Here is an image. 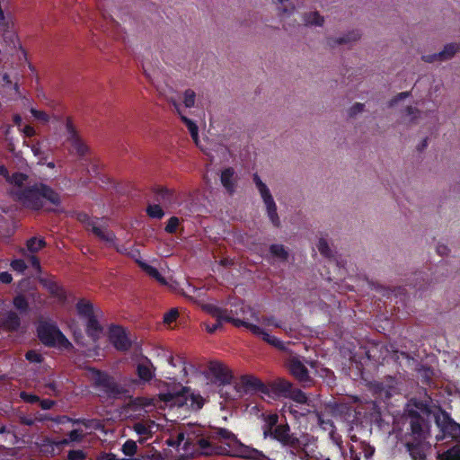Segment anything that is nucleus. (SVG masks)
<instances>
[{
    "label": "nucleus",
    "instance_id": "obj_1",
    "mask_svg": "<svg viewBox=\"0 0 460 460\" xmlns=\"http://www.w3.org/2000/svg\"><path fill=\"white\" fill-rule=\"evenodd\" d=\"M13 195L25 208L36 211L43 208L44 200L55 206L61 204L59 194L43 182H35L32 185L17 190L13 192Z\"/></svg>",
    "mask_w": 460,
    "mask_h": 460
},
{
    "label": "nucleus",
    "instance_id": "obj_2",
    "mask_svg": "<svg viewBox=\"0 0 460 460\" xmlns=\"http://www.w3.org/2000/svg\"><path fill=\"white\" fill-rule=\"evenodd\" d=\"M92 386L100 398L106 400H118L128 393L125 384L120 383L115 376L106 371L95 367L89 368Z\"/></svg>",
    "mask_w": 460,
    "mask_h": 460
},
{
    "label": "nucleus",
    "instance_id": "obj_3",
    "mask_svg": "<svg viewBox=\"0 0 460 460\" xmlns=\"http://www.w3.org/2000/svg\"><path fill=\"white\" fill-rule=\"evenodd\" d=\"M39 340L47 347L70 349L73 345L63 334L57 324L41 322L37 327Z\"/></svg>",
    "mask_w": 460,
    "mask_h": 460
},
{
    "label": "nucleus",
    "instance_id": "obj_4",
    "mask_svg": "<svg viewBox=\"0 0 460 460\" xmlns=\"http://www.w3.org/2000/svg\"><path fill=\"white\" fill-rule=\"evenodd\" d=\"M268 438L278 441L292 456L306 455L303 443L296 434L291 433L288 423L279 424Z\"/></svg>",
    "mask_w": 460,
    "mask_h": 460
},
{
    "label": "nucleus",
    "instance_id": "obj_5",
    "mask_svg": "<svg viewBox=\"0 0 460 460\" xmlns=\"http://www.w3.org/2000/svg\"><path fill=\"white\" fill-rule=\"evenodd\" d=\"M204 309L214 318L216 323L213 324H207L206 330L208 333H214L222 327L223 322L231 323L236 327H244L247 323V320L234 318L228 314L226 309L221 308L213 304H208L204 306Z\"/></svg>",
    "mask_w": 460,
    "mask_h": 460
},
{
    "label": "nucleus",
    "instance_id": "obj_6",
    "mask_svg": "<svg viewBox=\"0 0 460 460\" xmlns=\"http://www.w3.org/2000/svg\"><path fill=\"white\" fill-rule=\"evenodd\" d=\"M409 436L412 440H426L429 432V421L417 410H407Z\"/></svg>",
    "mask_w": 460,
    "mask_h": 460
},
{
    "label": "nucleus",
    "instance_id": "obj_7",
    "mask_svg": "<svg viewBox=\"0 0 460 460\" xmlns=\"http://www.w3.org/2000/svg\"><path fill=\"white\" fill-rule=\"evenodd\" d=\"M435 421L441 432V435L436 436L438 441L450 438L456 443H460V424L456 423L447 412L441 411L436 416Z\"/></svg>",
    "mask_w": 460,
    "mask_h": 460
},
{
    "label": "nucleus",
    "instance_id": "obj_8",
    "mask_svg": "<svg viewBox=\"0 0 460 460\" xmlns=\"http://www.w3.org/2000/svg\"><path fill=\"white\" fill-rule=\"evenodd\" d=\"M77 219L83 223L87 231H91L96 237L107 243H114L116 235L112 231L102 229L97 225V218H92L88 214L82 212L78 214Z\"/></svg>",
    "mask_w": 460,
    "mask_h": 460
},
{
    "label": "nucleus",
    "instance_id": "obj_9",
    "mask_svg": "<svg viewBox=\"0 0 460 460\" xmlns=\"http://www.w3.org/2000/svg\"><path fill=\"white\" fill-rule=\"evenodd\" d=\"M287 367L294 378L299 382L303 387H309L312 385L313 379L299 357L290 356L287 360Z\"/></svg>",
    "mask_w": 460,
    "mask_h": 460
},
{
    "label": "nucleus",
    "instance_id": "obj_10",
    "mask_svg": "<svg viewBox=\"0 0 460 460\" xmlns=\"http://www.w3.org/2000/svg\"><path fill=\"white\" fill-rule=\"evenodd\" d=\"M236 389L237 392L243 394H267V385H265L261 380L252 375L242 376L240 383L238 384Z\"/></svg>",
    "mask_w": 460,
    "mask_h": 460
},
{
    "label": "nucleus",
    "instance_id": "obj_11",
    "mask_svg": "<svg viewBox=\"0 0 460 460\" xmlns=\"http://www.w3.org/2000/svg\"><path fill=\"white\" fill-rule=\"evenodd\" d=\"M66 128L68 134L67 141L71 144L72 152L79 156L85 155L88 152V147L80 138L70 118L66 119Z\"/></svg>",
    "mask_w": 460,
    "mask_h": 460
},
{
    "label": "nucleus",
    "instance_id": "obj_12",
    "mask_svg": "<svg viewBox=\"0 0 460 460\" xmlns=\"http://www.w3.org/2000/svg\"><path fill=\"white\" fill-rule=\"evenodd\" d=\"M208 371L214 377L215 384L218 385H229L233 380V374L230 369L218 361H210Z\"/></svg>",
    "mask_w": 460,
    "mask_h": 460
},
{
    "label": "nucleus",
    "instance_id": "obj_13",
    "mask_svg": "<svg viewBox=\"0 0 460 460\" xmlns=\"http://www.w3.org/2000/svg\"><path fill=\"white\" fill-rule=\"evenodd\" d=\"M228 455L249 460H270L262 451L245 446L241 441H239L232 452L229 451Z\"/></svg>",
    "mask_w": 460,
    "mask_h": 460
},
{
    "label": "nucleus",
    "instance_id": "obj_14",
    "mask_svg": "<svg viewBox=\"0 0 460 460\" xmlns=\"http://www.w3.org/2000/svg\"><path fill=\"white\" fill-rule=\"evenodd\" d=\"M109 340L116 349L127 351L131 347V341L120 326L113 325L110 329Z\"/></svg>",
    "mask_w": 460,
    "mask_h": 460
},
{
    "label": "nucleus",
    "instance_id": "obj_15",
    "mask_svg": "<svg viewBox=\"0 0 460 460\" xmlns=\"http://www.w3.org/2000/svg\"><path fill=\"white\" fill-rule=\"evenodd\" d=\"M293 384L284 378H278L267 385V395L273 398H287L293 387Z\"/></svg>",
    "mask_w": 460,
    "mask_h": 460
},
{
    "label": "nucleus",
    "instance_id": "obj_16",
    "mask_svg": "<svg viewBox=\"0 0 460 460\" xmlns=\"http://www.w3.org/2000/svg\"><path fill=\"white\" fill-rule=\"evenodd\" d=\"M245 328L247 330H249L255 336L261 337V339L265 342L271 345L272 347H274L281 351H284L287 349L284 341H282L281 340H279V338H277L275 336L270 335L267 332H265L263 329H261L257 324H253L247 321V323L245 324Z\"/></svg>",
    "mask_w": 460,
    "mask_h": 460
},
{
    "label": "nucleus",
    "instance_id": "obj_17",
    "mask_svg": "<svg viewBox=\"0 0 460 460\" xmlns=\"http://www.w3.org/2000/svg\"><path fill=\"white\" fill-rule=\"evenodd\" d=\"M405 447L412 460H427V451L430 445L425 440H412L407 441Z\"/></svg>",
    "mask_w": 460,
    "mask_h": 460
},
{
    "label": "nucleus",
    "instance_id": "obj_18",
    "mask_svg": "<svg viewBox=\"0 0 460 460\" xmlns=\"http://www.w3.org/2000/svg\"><path fill=\"white\" fill-rule=\"evenodd\" d=\"M0 31H2L4 41L11 50H16L21 48L20 40L10 21L7 20L4 23L1 24Z\"/></svg>",
    "mask_w": 460,
    "mask_h": 460
},
{
    "label": "nucleus",
    "instance_id": "obj_19",
    "mask_svg": "<svg viewBox=\"0 0 460 460\" xmlns=\"http://www.w3.org/2000/svg\"><path fill=\"white\" fill-rule=\"evenodd\" d=\"M197 443L203 456H228L229 454V450L225 446L213 444L208 439L200 438Z\"/></svg>",
    "mask_w": 460,
    "mask_h": 460
},
{
    "label": "nucleus",
    "instance_id": "obj_20",
    "mask_svg": "<svg viewBox=\"0 0 460 460\" xmlns=\"http://www.w3.org/2000/svg\"><path fill=\"white\" fill-rule=\"evenodd\" d=\"M153 192L155 200L164 206H170L175 203L176 196L172 190L157 186L154 188Z\"/></svg>",
    "mask_w": 460,
    "mask_h": 460
},
{
    "label": "nucleus",
    "instance_id": "obj_21",
    "mask_svg": "<svg viewBox=\"0 0 460 460\" xmlns=\"http://www.w3.org/2000/svg\"><path fill=\"white\" fill-rule=\"evenodd\" d=\"M459 46L457 44L450 43L444 47L443 50L433 55L423 56L422 59L425 62L432 63L436 60H447L451 58L456 51H458Z\"/></svg>",
    "mask_w": 460,
    "mask_h": 460
},
{
    "label": "nucleus",
    "instance_id": "obj_22",
    "mask_svg": "<svg viewBox=\"0 0 460 460\" xmlns=\"http://www.w3.org/2000/svg\"><path fill=\"white\" fill-rule=\"evenodd\" d=\"M213 438L225 441V447L230 452H232V450L240 441L235 434H234L231 430L226 428L216 429Z\"/></svg>",
    "mask_w": 460,
    "mask_h": 460
},
{
    "label": "nucleus",
    "instance_id": "obj_23",
    "mask_svg": "<svg viewBox=\"0 0 460 460\" xmlns=\"http://www.w3.org/2000/svg\"><path fill=\"white\" fill-rule=\"evenodd\" d=\"M0 325L7 332H16L21 326V318L17 313L9 311L0 318Z\"/></svg>",
    "mask_w": 460,
    "mask_h": 460
},
{
    "label": "nucleus",
    "instance_id": "obj_24",
    "mask_svg": "<svg viewBox=\"0 0 460 460\" xmlns=\"http://www.w3.org/2000/svg\"><path fill=\"white\" fill-rule=\"evenodd\" d=\"M375 453V447L370 446L366 441H359L357 447H350V460H360V456L363 455L365 460H369Z\"/></svg>",
    "mask_w": 460,
    "mask_h": 460
},
{
    "label": "nucleus",
    "instance_id": "obj_25",
    "mask_svg": "<svg viewBox=\"0 0 460 460\" xmlns=\"http://www.w3.org/2000/svg\"><path fill=\"white\" fill-rule=\"evenodd\" d=\"M234 169L233 167H227L222 171L220 175L221 183L229 195H233L235 192L236 179L234 178Z\"/></svg>",
    "mask_w": 460,
    "mask_h": 460
},
{
    "label": "nucleus",
    "instance_id": "obj_26",
    "mask_svg": "<svg viewBox=\"0 0 460 460\" xmlns=\"http://www.w3.org/2000/svg\"><path fill=\"white\" fill-rule=\"evenodd\" d=\"M103 332V327L97 319V314L86 318L85 332L93 341H97Z\"/></svg>",
    "mask_w": 460,
    "mask_h": 460
},
{
    "label": "nucleus",
    "instance_id": "obj_27",
    "mask_svg": "<svg viewBox=\"0 0 460 460\" xmlns=\"http://www.w3.org/2000/svg\"><path fill=\"white\" fill-rule=\"evenodd\" d=\"M245 309L249 313V317H243V319L250 322L251 320L255 321L256 323L261 322L263 324L268 326H274L276 328H281V322L277 320L274 316H264L261 319L260 318L257 312L252 310L249 306L242 307V311L245 312Z\"/></svg>",
    "mask_w": 460,
    "mask_h": 460
},
{
    "label": "nucleus",
    "instance_id": "obj_28",
    "mask_svg": "<svg viewBox=\"0 0 460 460\" xmlns=\"http://www.w3.org/2000/svg\"><path fill=\"white\" fill-rule=\"evenodd\" d=\"M155 368L147 358H146L145 362L139 363L137 366V376L143 383H148L153 379L155 376Z\"/></svg>",
    "mask_w": 460,
    "mask_h": 460
},
{
    "label": "nucleus",
    "instance_id": "obj_29",
    "mask_svg": "<svg viewBox=\"0 0 460 460\" xmlns=\"http://www.w3.org/2000/svg\"><path fill=\"white\" fill-rule=\"evenodd\" d=\"M261 199L266 206L267 214L270 222L274 226L279 227L280 226V220L277 213V206L271 193L262 196Z\"/></svg>",
    "mask_w": 460,
    "mask_h": 460
},
{
    "label": "nucleus",
    "instance_id": "obj_30",
    "mask_svg": "<svg viewBox=\"0 0 460 460\" xmlns=\"http://www.w3.org/2000/svg\"><path fill=\"white\" fill-rule=\"evenodd\" d=\"M360 38V33L358 31H349L348 34L339 37V38H328L327 44L330 47H334L336 45L347 44L352 41H356Z\"/></svg>",
    "mask_w": 460,
    "mask_h": 460
},
{
    "label": "nucleus",
    "instance_id": "obj_31",
    "mask_svg": "<svg viewBox=\"0 0 460 460\" xmlns=\"http://www.w3.org/2000/svg\"><path fill=\"white\" fill-rule=\"evenodd\" d=\"M75 308H76L78 315L81 318L86 319L88 317H91V316L96 314L94 308H93V305L90 301L85 300V299H80L76 303Z\"/></svg>",
    "mask_w": 460,
    "mask_h": 460
},
{
    "label": "nucleus",
    "instance_id": "obj_32",
    "mask_svg": "<svg viewBox=\"0 0 460 460\" xmlns=\"http://www.w3.org/2000/svg\"><path fill=\"white\" fill-rule=\"evenodd\" d=\"M137 263L150 277H152L153 279H155V280L162 284H166L165 279L162 276V274L156 268L140 260H137Z\"/></svg>",
    "mask_w": 460,
    "mask_h": 460
},
{
    "label": "nucleus",
    "instance_id": "obj_33",
    "mask_svg": "<svg viewBox=\"0 0 460 460\" xmlns=\"http://www.w3.org/2000/svg\"><path fill=\"white\" fill-rule=\"evenodd\" d=\"M174 106H175V108L177 110L178 114L181 117V121L188 128L192 139L195 142H197L198 141V137H199V128H198V126L196 125V123L193 120H191L190 119L187 118L185 115H183L181 113V111L180 110V107L177 104H175Z\"/></svg>",
    "mask_w": 460,
    "mask_h": 460
},
{
    "label": "nucleus",
    "instance_id": "obj_34",
    "mask_svg": "<svg viewBox=\"0 0 460 460\" xmlns=\"http://www.w3.org/2000/svg\"><path fill=\"white\" fill-rule=\"evenodd\" d=\"M279 416L277 414H269L265 418V423L262 427L263 429V438H267L269 435L272 433V430H274L276 428L279 427Z\"/></svg>",
    "mask_w": 460,
    "mask_h": 460
},
{
    "label": "nucleus",
    "instance_id": "obj_35",
    "mask_svg": "<svg viewBox=\"0 0 460 460\" xmlns=\"http://www.w3.org/2000/svg\"><path fill=\"white\" fill-rule=\"evenodd\" d=\"M287 398L291 399L297 404L309 406V399L307 395L301 389L296 388L294 385Z\"/></svg>",
    "mask_w": 460,
    "mask_h": 460
},
{
    "label": "nucleus",
    "instance_id": "obj_36",
    "mask_svg": "<svg viewBox=\"0 0 460 460\" xmlns=\"http://www.w3.org/2000/svg\"><path fill=\"white\" fill-rule=\"evenodd\" d=\"M47 243L44 238L31 237L26 241V248L31 253H36L46 247Z\"/></svg>",
    "mask_w": 460,
    "mask_h": 460
},
{
    "label": "nucleus",
    "instance_id": "obj_37",
    "mask_svg": "<svg viewBox=\"0 0 460 460\" xmlns=\"http://www.w3.org/2000/svg\"><path fill=\"white\" fill-rule=\"evenodd\" d=\"M438 460H460V443H457L442 454H438Z\"/></svg>",
    "mask_w": 460,
    "mask_h": 460
},
{
    "label": "nucleus",
    "instance_id": "obj_38",
    "mask_svg": "<svg viewBox=\"0 0 460 460\" xmlns=\"http://www.w3.org/2000/svg\"><path fill=\"white\" fill-rule=\"evenodd\" d=\"M306 405H294L290 404L289 406H287V404L284 406L286 409V411H288L295 419L299 420L301 417H305L309 412L310 410L305 407Z\"/></svg>",
    "mask_w": 460,
    "mask_h": 460
},
{
    "label": "nucleus",
    "instance_id": "obj_39",
    "mask_svg": "<svg viewBox=\"0 0 460 460\" xmlns=\"http://www.w3.org/2000/svg\"><path fill=\"white\" fill-rule=\"evenodd\" d=\"M29 176L23 172H15L9 176V181L7 182L12 184L17 188L18 190L24 188V183L27 181Z\"/></svg>",
    "mask_w": 460,
    "mask_h": 460
},
{
    "label": "nucleus",
    "instance_id": "obj_40",
    "mask_svg": "<svg viewBox=\"0 0 460 460\" xmlns=\"http://www.w3.org/2000/svg\"><path fill=\"white\" fill-rule=\"evenodd\" d=\"M270 252L272 254V256L277 257L282 261H287L288 258V252L283 244H271L270 246Z\"/></svg>",
    "mask_w": 460,
    "mask_h": 460
},
{
    "label": "nucleus",
    "instance_id": "obj_41",
    "mask_svg": "<svg viewBox=\"0 0 460 460\" xmlns=\"http://www.w3.org/2000/svg\"><path fill=\"white\" fill-rule=\"evenodd\" d=\"M304 21L308 25L322 26L324 19L318 12H311L305 14Z\"/></svg>",
    "mask_w": 460,
    "mask_h": 460
},
{
    "label": "nucleus",
    "instance_id": "obj_42",
    "mask_svg": "<svg viewBox=\"0 0 460 460\" xmlns=\"http://www.w3.org/2000/svg\"><path fill=\"white\" fill-rule=\"evenodd\" d=\"M13 306L21 313H26L29 310V302L22 294L13 297Z\"/></svg>",
    "mask_w": 460,
    "mask_h": 460
},
{
    "label": "nucleus",
    "instance_id": "obj_43",
    "mask_svg": "<svg viewBox=\"0 0 460 460\" xmlns=\"http://www.w3.org/2000/svg\"><path fill=\"white\" fill-rule=\"evenodd\" d=\"M168 362L171 366H172L174 367H181V372L183 373V376H186L188 375L187 368H186V360L182 356H181V355H177L176 357L171 356L168 358Z\"/></svg>",
    "mask_w": 460,
    "mask_h": 460
},
{
    "label": "nucleus",
    "instance_id": "obj_44",
    "mask_svg": "<svg viewBox=\"0 0 460 460\" xmlns=\"http://www.w3.org/2000/svg\"><path fill=\"white\" fill-rule=\"evenodd\" d=\"M146 212L151 218L161 219L164 216V211L159 204L148 205Z\"/></svg>",
    "mask_w": 460,
    "mask_h": 460
},
{
    "label": "nucleus",
    "instance_id": "obj_45",
    "mask_svg": "<svg viewBox=\"0 0 460 460\" xmlns=\"http://www.w3.org/2000/svg\"><path fill=\"white\" fill-rule=\"evenodd\" d=\"M0 84L3 87L13 89L16 93L19 92V84L18 82H13L10 75L7 73H2L0 75Z\"/></svg>",
    "mask_w": 460,
    "mask_h": 460
},
{
    "label": "nucleus",
    "instance_id": "obj_46",
    "mask_svg": "<svg viewBox=\"0 0 460 460\" xmlns=\"http://www.w3.org/2000/svg\"><path fill=\"white\" fill-rule=\"evenodd\" d=\"M316 416H317L318 424L323 429H325V430H328V429L332 430L334 429V425H333L332 420L328 416H326L324 413L317 412Z\"/></svg>",
    "mask_w": 460,
    "mask_h": 460
},
{
    "label": "nucleus",
    "instance_id": "obj_47",
    "mask_svg": "<svg viewBox=\"0 0 460 460\" xmlns=\"http://www.w3.org/2000/svg\"><path fill=\"white\" fill-rule=\"evenodd\" d=\"M137 449V443L132 439H128L122 446V452L127 456H133Z\"/></svg>",
    "mask_w": 460,
    "mask_h": 460
},
{
    "label": "nucleus",
    "instance_id": "obj_48",
    "mask_svg": "<svg viewBox=\"0 0 460 460\" xmlns=\"http://www.w3.org/2000/svg\"><path fill=\"white\" fill-rule=\"evenodd\" d=\"M318 250L320 253L327 258H330L332 256V250L327 243V241L324 238H320L318 244H317Z\"/></svg>",
    "mask_w": 460,
    "mask_h": 460
},
{
    "label": "nucleus",
    "instance_id": "obj_49",
    "mask_svg": "<svg viewBox=\"0 0 460 460\" xmlns=\"http://www.w3.org/2000/svg\"><path fill=\"white\" fill-rule=\"evenodd\" d=\"M180 220L177 217H171L165 226V232L168 234H174L179 226Z\"/></svg>",
    "mask_w": 460,
    "mask_h": 460
},
{
    "label": "nucleus",
    "instance_id": "obj_50",
    "mask_svg": "<svg viewBox=\"0 0 460 460\" xmlns=\"http://www.w3.org/2000/svg\"><path fill=\"white\" fill-rule=\"evenodd\" d=\"M11 268L18 273H24L27 269V264L22 259L13 260L10 263Z\"/></svg>",
    "mask_w": 460,
    "mask_h": 460
},
{
    "label": "nucleus",
    "instance_id": "obj_51",
    "mask_svg": "<svg viewBox=\"0 0 460 460\" xmlns=\"http://www.w3.org/2000/svg\"><path fill=\"white\" fill-rule=\"evenodd\" d=\"M196 93L193 90L188 89L184 93V105L187 108H191L195 103Z\"/></svg>",
    "mask_w": 460,
    "mask_h": 460
},
{
    "label": "nucleus",
    "instance_id": "obj_52",
    "mask_svg": "<svg viewBox=\"0 0 460 460\" xmlns=\"http://www.w3.org/2000/svg\"><path fill=\"white\" fill-rule=\"evenodd\" d=\"M178 316H179L178 310L176 308H172L164 314V318H163L164 323L166 324H171L176 321Z\"/></svg>",
    "mask_w": 460,
    "mask_h": 460
},
{
    "label": "nucleus",
    "instance_id": "obj_53",
    "mask_svg": "<svg viewBox=\"0 0 460 460\" xmlns=\"http://www.w3.org/2000/svg\"><path fill=\"white\" fill-rule=\"evenodd\" d=\"M25 358L31 363H41L43 361L42 355L33 349L28 350L25 354Z\"/></svg>",
    "mask_w": 460,
    "mask_h": 460
},
{
    "label": "nucleus",
    "instance_id": "obj_54",
    "mask_svg": "<svg viewBox=\"0 0 460 460\" xmlns=\"http://www.w3.org/2000/svg\"><path fill=\"white\" fill-rule=\"evenodd\" d=\"M86 454L81 449L69 450L66 460H84Z\"/></svg>",
    "mask_w": 460,
    "mask_h": 460
},
{
    "label": "nucleus",
    "instance_id": "obj_55",
    "mask_svg": "<svg viewBox=\"0 0 460 460\" xmlns=\"http://www.w3.org/2000/svg\"><path fill=\"white\" fill-rule=\"evenodd\" d=\"M133 429L137 435H151L150 428L142 422L135 423Z\"/></svg>",
    "mask_w": 460,
    "mask_h": 460
},
{
    "label": "nucleus",
    "instance_id": "obj_56",
    "mask_svg": "<svg viewBox=\"0 0 460 460\" xmlns=\"http://www.w3.org/2000/svg\"><path fill=\"white\" fill-rule=\"evenodd\" d=\"M20 397L23 402L31 403V404L37 403L40 402V397L38 395L24 392V391L21 392Z\"/></svg>",
    "mask_w": 460,
    "mask_h": 460
},
{
    "label": "nucleus",
    "instance_id": "obj_57",
    "mask_svg": "<svg viewBox=\"0 0 460 460\" xmlns=\"http://www.w3.org/2000/svg\"><path fill=\"white\" fill-rule=\"evenodd\" d=\"M40 283H42L52 294H57L59 289L58 283L52 279H40Z\"/></svg>",
    "mask_w": 460,
    "mask_h": 460
},
{
    "label": "nucleus",
    "instance_id": "obj_58",
    "mask_svg": "<svg viewBox=\"0 0 460 460\" xmlns=\"http://www.w3.org/2000/svg\"><path fill=\"white\" fill-rule=\"evenodd\" d=\"M31 113L36 119L42 122H48L49 120V114L43 111H39L32 108L31 109Z\"/></svg>",
    "mask_w": 460,
    "mask_h": 460
},
{
    "label": "nucleus",
    "instance_id": "obj_59",
    "mask_svg": "<svg viewBox=\"0 0 460 460\" xmlns=\"http://www.w3.org/2000/svg\"><path fill=\"white\" fill-rule=\"evenodd\" d=\"M45 387L49 389V394L54 396H58L60 394V390L58 388V385L56 381H49L45 384Z\"/></svg>",
    "mask_w": 460,
    "mask_h": 460
},
{
    "label": "nucleus",
    "instance_id": "obj_60",
    "mask_svg": "<svg viewBox=\"0 0 460 460\" xmlns=\"http://www.w3.org/2000/svg\"><path fill=\"white\" fill-rule=\"evenodd\" d=\"M183 396V394H177L176 396L172 394V393H167V394H164L162 395V399L166 402H172L174 399H176V402L177 403L179 404H181L182 402H181V398Z\"/></svg>",
    "mask_w": 460,
    "mask_h": 460
},
{
    "label": "nucleus",
    "instance_id": "obj_61",
    "mask_svg": "<svg viewBox=\"0 0 460 460\" xmlns=\"http://www.w3.org/2000/svg\"><path fill=\"white\" fill-rule=\"evenodd\" d=\"M68 438L71 441L79 442L83 439L84 434L80 429H73L68 433Z\"/></svg>",
    "mask_w": 460,
    "mask_h": 460
},
{
    "label": "nucleus",
    "instance_id": "obj_62",
    "mask_svg": "<svg viewBox=\"0 0 460 460\" xmlns=\"http://www.w3.org/2000/svg\"><path fill=\"white\" fill-rule=\"evenodd\" d=\"M364 104L363 103H359V102H357L355 103L352 107H350V109L349 110V117H354L356 116L357 114L360 113L363 111L364 110Z\"/></svg>",
    "mask_w": 460,
    "mask_h": 460
},
{
    "label": "nucleus",
    "instance_id": "obj_63",
    "mask_svg": "<svg viewBox=\"0 0 460 460\" xmlns=\"http://www.w3.org/2000/svg\"><path fill=\"white\" fill-rule=\"evenodd\" d=\"M31 267L38 272H41V266L39 258L35 255H31L29 258Z\"/></svg>",
    "mask_w": 460,
    "mask_h": 460
},
{
    "label": "nucleus",
    "instance_id": "obj_64",
    "mask_svg": "<svg viewBox=\"0 0 460 460\" xmlns=\"http://www.w3.org/2000/svg\"><path fill=\"white\" fill-rule=\"evenodd\" d=\"M411 94V92H402L398 93L394 98H393L390 102V106H394L398 102L409 97Z\"/></svg>",
    "mask_w": 460,
    "mask_h": 460
}]
</instances>
